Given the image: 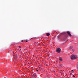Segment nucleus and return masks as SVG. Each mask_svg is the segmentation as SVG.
Segmentation results:
<instances>
[{"mask_svg": "<svg viewBox=\"0 0 78 78\" xmlns=\"http://www.w3.org/2000/svg\"><path fill=\"white\" fill-rule=\"evenodd\" d=\"M71 59L72 60L76 59L78 58V57L75 55H72L70 56Z\"/></svg>", "mask_w": 78, "mask_h": 78, "instance_id": "obj_1", "label": "nucleus"}, {"mask_svg": "<svg viewBox=\"0 0 78 78\" xmlns=\"http://www.w3.org/2000/svg\"><path fill=\"white\" fill-rule=\"evenodd\" d=\"M56 51L57 53H59L61 51V49L60 48H58L56 49Z\"/></svg>", "mask_w": 78, "mask_h": 78, "instance_id": "obj_2", "label": "nucleus"}, {"mask_svg": "<svg viewBox=\"0 0 78 78\" xmlns=\"http://www.w3.org/2000/svg\"><path fill=\"white\" fill-rule=\"evenodd\" d=\"M67 33L68 34L69 36L70 37H71L72 36V35L70 34V33L69 31H67Z\"/></svg>", "mask_w": 78, "mask_h": 78, "instance_id": "obj_3", "label": "nucleus"}, {"mask_svg": "<svg viewBox=\"0 0 78 78\" xmlns=\"http://www.w3.org/2000/svg\"><path fill=\"white\" fill-rule=\"evenodd\" d=\"M58 59L60 61H62V58H58Z\"/></svg>", "mask_w": 78, "mask_h": 78, "instance_id": "obj_4", "label": "nucleus"}, {"mask_svg": "<svg viewBox=\"0 0 78 78\" xmlns=\"http://www.w3.org/2000/svg\"><path fill=\"white\" fill-rule=\"evenodd\" d=\"M46 35L47 36H50V34L49 33H47L46 34Z\"/></svg>", "mask_w": 78, "mask_h": 78, "instance_id": "obj_5", "label": "nucleus"}, {"mask_svg": "<svg viewBox=\"0 0 78 78\" xmlns=\"http://www.w3.org/2000/svg\"><path fill=\"white\" fill-rule=\"evenodd\" d=\"M33 75L34 76H36V73H34Z\"/></svg>", "mask_w": 78, "mask_h": 78, "instance_id": "obj_6", "label": "nucleus"}, {"mask_svg": "<svg viewBox=\"0 0 78 78\" xmlns=\"http://www.w3.org/2000/svg\"><path fill=\"white\" fill-rule=\"evenodd\" d=\"M72 48H73V47H72V46H70L69 48V49L70 50H72Z\"/></svg>", "mask_w": 78, "mask_h": 78, "instance_id": "obj_7", "label": "nucleus"}, {"mask_svg": "<svg viewBox=\"0 0 78 78\" xmlns=\"http://www.w3.org/2000/svg\"><path fill=\"white\" fill-rule=\"evenodd\" d=\"M71 72H72L73 73L74 72L73 71V70H71Z\"/></svg>", "mask_w": 78, "mask_h": 78, "instance_id": "obj_8", "label": "nucleus"}, {"mask_svg": "<svg viewBox=\"0 0 78 78\" xmlns=\"http://www.w3.org/2000/svg\"><path fill=\"white\" fill-rule=\"evenodd\" d=\"M75 51V50L74 49H73V51Z\"/></svg>", "mask_w": 78, "mask_h": 78, "instance_id": "obj_9", "label": "nucleus"}, {"mask_svg": "<svg viewBox=\"0 0 78 78\" xmlns=\"http://www.w3.org/2000/svg\"><path fill=\"white\" fill-rule=\"evenodd\" d=\"M68 41V40L67 39V40H66L65 41H66V42H67V41Z\"/></svg>", "mask_w": 78, "mask_h": 78, "instance_id": "obj_10", "label": "nucleus"}, {"mask_svg": "<svg viewBox=\"0 0 78 78\" xmlns=\"http://www.w3.org/2000/svg\"><path fill=\"white\" fill-rule=\"evenodd\" d=\"M73 77H75V76H74V75H73Z\"/></svg>", "mask_w": 78, "mask_h": 78, "instance_id": "obj_11", "label": "nucleus"}, {"mask_svg": "<svg viewBox=\"0 0 78 78\" xmlns=\"http://www.w3.org/2000/svg\"><path fill=\"white\" fill-rule=\"evenodd\" d=\"M23 42V41L22 40V41H21V42Z\"/></svg>", "mask_w": 78, "mask_h": 78, "instance_id": "obj_12", "label": "nucleus"}, {"mask_svg": "<svg viewBox=\"0 0 78 78\" xmlns=\"http://www.w3.org/2000/svg\"><path fill=\"white\" fill-rule=\"evenodd\" d=\"M19 48H21V47L20 46H19Z\"/></svg>", "mask_w": 78, "mask_h": 78, "instance_id": "obj_13", "label": "nucleus"}, {"mask_svg": "<svg viewBox=\"0 0 78 78\" xmlns=\"http://www.w3.org/2000/svg\"><path fill=\"white\" fill-rule=\"evenodd\" d=\"M60 66H61V67H62V65H60Z\"/></svg>", "mask_w": 78, "mask_h": 78, "instance_id": "obj_14", "label": "nucleus"}, {"mask_svg": "<svg viewBox=\"0 0 78 78\" xmlns=\"http://www.w3.org/2000/svg\"><path fill=\"white\" fill-rule=\"evenodd\" d=\"M26 42H28V41H26Z\"/></svg>", "mask_w": 78, "mask_h": 78, "instance_id": "obj_15", "label": "nucleus"}, {"mask_svg": "<svg viewBox=\"0 0 78 78\" xmlns=\"http://www.w3.org/2000/svg\"><path fill=\"white\" fill-rule=\"evenodd\" d=\"M70 75H72V73H70Z\"/></svg>", "mask_w": 78, "mask_h": 78, "instance_id": "obj_16", "label": "nucleus"}, {"mask_svg": "<svg viewBox=\"0 0 78 78\" xmlns=\"http://www.w3.org/2000/svg\"><path fill=\"white\" fill-rule=\"evenodd\" d=\"M37 72H38V70H37Z\"/></svg>", "mask_w": 78, "mask_h": 78, "instance_id": "obj_17", "label": "nucleus"}]
</instances>
